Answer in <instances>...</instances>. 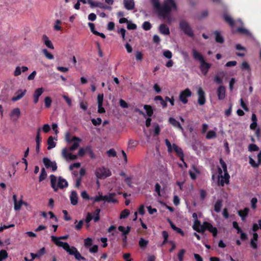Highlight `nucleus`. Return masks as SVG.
<instances>
[{"label": "nucleus", "instance_id": "1", "mask_svg": "<svg viewBox=\"0 0 261 261\" xmlns=\"http://www.w3.org/2000/svg\"><path fill=\"white\" fill-rule=\"evenodd\" d=\"M172 8L175 10L177 8L174 0H165L163 5L162 6L161 5L160 8L158 10L159 15L166 19L169 23L171 22V17L169 14L172 10Z\"/></svg>", "mask_w": 261, "mask_h": 261}, {"label": "nucleus", "instance_id": "2", "mask_svg": "<svg viewBox=\"0 0 261 261\" xmlns=\"http://www.w3.org/2000/svg\"><path fill=\"white\" fill-rule=\"evenodd\" d=\"M192 55L195 60L199 61L200 63V69L202 73L204 75H206L211 67V64L206 62L203 56L195 49H192Z\"/></svg>", "mask_w": 261, "mask_h": 261}, {"label": "nucleus", "instance_id": "3", "mask_svg": "<svg viewBox=\"0 0 261 261\" xmlns=\"http://www.w3.org/2000/svg\"><path fill=\"white\" fill-rule=\"evenodd\" d=\"M50 184L51 187L54 189L55 192H57L58 190V188L63 189L64 188H66L68 187V184L67 181L64 178H63L62 177L60 176L59 177V180L58 182V185H56L57 182V177L51 174L50 175Z\"/></svg>", "mask_w": 261, "mask_h": 261}, {"label": "nucleus", "instance_id": "4", "mask_svg": "<svg viewBox=\"0 0 261 261\" xmlns=\"http://www.w3.org/2000/svg\"><path fill=\"white\" fill-rule=\"evenodd\" d=\"M179 28L187 36L193 37L194 36L193 31L189 23L184 19L179 21Z\"/></svg>", "mask_w": 261, "mask_h": 261}, {"label": "nucleus", "instance_id": "5", "mask_svg": "<svg viewBox=\"0 0 261 261\" xmlns=\"http://www.w3.org/2000/svg\"><path fill=\"white\" fill-rule=\"evenodd\" d=\"M96 175L98 178H105L111 175V172L109 169L105 167L97 169L95 172Z\"/></svg>", "mask_w": 261, "mask_h": 261}, {"label": "nucleus", "instance_id": "6", "mask_svg": "<svg viewBox=\"0 0 261 261\" xmlns=\"http://www.w3.org/2000/svg\"><path fill=\"white\" fill-rule=\"evenodd\" d=\"M192 96V92L189 88L182 91L179 95V99L184 104H186L188 102V98Z\"/></svg>", "mask_w": 261, "mask_h": 261}, {"label": "nucleus", "instance_id": "7", "mask_svg": "<svg viewBox=\"0 0 261 261\" xmlns=\"http://www.w3.org/2000/svg\"><path fill=\"white\" fill-rule=\"evenodd\" d=\"M42 161L46 168H51L53 171H56L57 170V165L55 161L52 162L50 159L46 157H44Z\"/></svg>", "mask_w": 261, "mask_h": 261}, {"label": "nucleus", "instance_id": "8", "mask_svg": "<svg viewBox=\"0 0 261 261\" xmlns=\"http://www.w3.org/2000/svg\"><path fill=\"white\" fill-rule=\"evenodd\" d=\"M198 98V103L200 106H203L205 103V93L203 90L202 88L200 87L198 88L197 91Z\"/></svg>", "mask_w": 261, "mask_h": 261}, {"label": "nucleus", "instance_id": "9", "mask_svg": "<svg viewBox=\"0 0 261 261\" xmlns=\"http://www.w3.org/2000/svg\"><path fill=\"white\" fill-rule=\"evenodd\" d=\"M218 98L220 100L225 99L226 97V88L223 85L219 86L217 90Z\"/></svg>", "mask_w": 261, "mask_h": 261}, {"label": "nucleus", "instance_id": "10", "mask_svg": "<svg viewBox=\"0 0 261 261\" xmlns=\"http://www.w3.org/2000/svg\"><path fill=\"white\" fill-rule=\"evenodd\" d=\"M103 100V94H98L97 95L98 113L100 114L105 113V109L102 107Z\"/></svg>", "mask_w": 261, "mask_h": 261}, {"label": "nucleus", "instance_id": "11", "mask_svg": "<svg viewBox=\"0 0 261 261\" xmlns=\"http://www.w3.org/2000/svg\"><path fill=\"white\" fill-rule=\"evenodd\" d=\"M172 146L176 155L179 158L181 161L184 162V154L182 149L175 144H173Z\"/></svg>", "mask_w": 261, "mask_h": 261}, {"label": "nucleus", "instance_id": "12", "mask_svg": "<svg viewBox=\"0 0 261 261\" xmlns=\"http://www.w3.org/2000/svg\"><path fill=\"white\" fill-rule=\"evenodd\" d=\"M55 244L59 247H62L69 254L70 252L72 251L73 250H74V248H75V247L74 246H72L70 247L69 245L67 242H57V243Z\"/></svg>", "mask_w": 261, "mask_h": 261}, {"label": "nucleus", "instance_id": "13", "mask_svg": "<svg viewBox=\"0 0 261 261\" xmlns=\"http://www.w3.org/2000/svg\"><path fill=\"white\" fill-rule=\"evenodd\" d=\"M205 228H207V230L211 232L214 237L217 236L218 230L215 227H214L211 223L208 222H205Z\"/></svg>", "mask_w": 261, "mask_h": 261}, {"label": "nucleus", "instance_id": "14", "mask_svg": "<svg viewBox=\"0 0 261 261\" xmlns=\"http://www.w3.org/2000/svg\"><path fill=\"white\" fill-rule=\"evenodd\" d=\"M27 92L26 90H22L21 89L18 90L15 93V96H13L11 100L13 101H16L20 99L21 98L23 97Z\"/></svg>", "mask_w": 261, "mask_h": 261}, {"label": "nucleus", "instance_id": "15", "mask_svg": "<svg viewBox=\"0 0 261 261\" xmlns=\"http://www.w3.org/2000/svg\"><path fill=\"white\" fill-rule=\"evenodd\" d=\"M116 195L115 193H109L108 195H105L104 200L109 203H117V200L114 198Z\"/></svg>", "mask_w": 261, "mask_h": 261}, {"label": "nucleus", "instance_id": "16", "mask_svg": "<svg viewBox=\"0 0 261 261\" xmlns=\"http://www.w3.org/2000/svg\"><path fill=\"white\" fill-rule=\"evenodd\" d=\"M44 90L43 88H39L35 91L33 94L34 102L35 103H37L38 102L39 97L42 95Z\"/></svg>", "mask_w": 261, "mask_h": 261}, {"label": "nucleus", "instance_id": "17", "mask_svg": "<svg viewBox=\"0 0 261 261\" xmlns=\"http://www.w3.org/2000/svg\"><path fill=\"white\" fill-rule=\"evenodd\" d=\"M223 18L224 21L227 23L231 27H233L235 24L233 19L227 13H225L223 15Z\"/></svg>", "mask_w": 261, "mask_h": 261}, {"label": "nucleus", "instance_id": "18", "mask_svg": "<svg viewBox=\"0 0 261 261\" xmlns=\"http://www.w3.org/2000/svg\"><path fill=\"white\" fill-rule=\"evenodd\" d=\"M168 122L174 127L178 128L182 132L184 131V128L180 124V123L178 121H177L175 118L173 117H170L168 119Z\"/></svg>", "mask_w": 261, "mask_h": 261}, {"label": "nucleus", "instance_id": "19", "mask_svg": "<svg viewBox=\"0 0 261 261\" xmlns=\"http://www.w3.org/2000/svg\"><path fill=\"white\" fill-rule=\"evenodd\" d=\"M70 255H74L75 258L79 261H81V260H85L86 258L82 256L79 251L77 250V249L75 247L74 248V250H73L72 251L70 252Z\"/></svg>", "mask_w": 261, "mask_h": 261}, {"label": "nucleus", "instance_id": "20", "mask_svg": "<svg viewBox=\"0 0 261 261\" xmlns=\"http://www.w3.org/2000/svg\"><path fill=\"white\" fill-rule=\"evenodd\" d=\"M71 141H76L74 142V143L69 148V150L74 151L79 146V143L82 141V140L79 137L74 136L71 139Z\"/></svg>", "mask_w": 261, "mask_h": 261}, {"label": "nucleus", "instance_id": "21", "mask_svg": "<svg viewBox=\"0 0 261 261\" xmlns=\"http://www.w3.org/2000/svg\"><path fill=\"white\" fill-rule=\"evenodd\" d=\"M124 7L128 10H133L135 8L134 0H123Z\"/></svg>", "mask_w": 261, "mask_h": 261}, {"label": "nucleus", "instance_id": "22", "mask_svg": "<svg viewBox=\"0 0 261 261\" xmlns=\"http://www.w3.org/2000/svg\"><path fill=\"white\" fill-rule=\"evenodd\" d=\"M70 200L71 201V203L73 205H75L77 204L78 202V197L77 194L75 191H72L71 193L70 196Z\"/></svg>", "mask_w": 261, "mask_h": 261}, {"label": "nucleus", "instance_id": "23", "mask_svg": "<svg viewBox=\"0 0 261 261\" xmlns=\"http://www.w3.org/2000/svg\"><path fill=\"white\" fill-rule=\"evenodd\" d=\"M159 29L160 32L163 35H168L170 34L169 29L165 24H161L160 25Z\"/></svg>", "mask_w": 261, "mask_h": 261}, {"label": "nucleus", "instance_id": "24", "mask_svg": "<svg viewBox=\"0 0 261 261\" xmlns=\"http://www.w3.org/2000/svg\"><path fill=\"white\" fill-rule=\"evenodd\" d=\"M224 72L223 71L219 72L217 74L214 79V82L217 84H222L223 79L222 77H220V75L224 76Z\"/></svg>", "mask_w": 261, "mask_h": 261}, {"label": "nucleus", "instance_id": "25", "mask_svg": "<svg viewBox=\"0 0 261 261\" xmlns=\"http://www.w3.org/2000/svg\"><path fill=\"white\" fill-rule=\"evenodd\" d=\"M249 211V208L245 207L243 210H240L238 212V215L241 217L243 221L245 220V218L248 215Z\"/></svg>", "mask_w": 261, "mask_h": 261}, {"label": "nucleus", "instance_id": "26", "mask_svg": "<svg viewBox=\"0 0 261 261\" xmlns=\"http://www.w3.org/2000/svg\"><path fill=\"white\" fill-rule=\"evenodd\" d=\"M42 39L45 45L50 49H54V45L50 40H49L48 37L46 35H43Z\"/></svg>", "mask_w": 261, "mask_h": 261}, {"label": "nucleus", "instance_id": "27", "mask_svg": "<svg viewBox=\"0 0 261 261\" xmlns=\"http://www.w3.org/2000/svg\"><path fill=\"white\" fill-rule=\"evenodd\" d=\"M20 109L18 108H16L12 110L10 114V116L12 118H13V117L16 116V118L15 120H17L20 117Z\"/></svg>", "mask_w": 261, "mask_h": 261}, {"label": "nucleus", "instance_id": "28", "mask_svg": "<svg viewBox=\"0 0 261 261\" xmlns=\"http://www.w3.org/2000/svg\"><path fill=\"white\" fill-rule=\"evenodd\" d=\"M69 238L68 235H65L61 237H56L54 236H51L50 237L51 241L55 243L56 244L57 242H61L60 240H67Z\"/></svg>", "mask_w": 261, "mask_h": 261}, {"label": "nucleus", "instance_id": "29", "mask_svg": "<svg viewBox=\"0 0 261 261\" xmlns=\"http://www.w3.org/2000/svg\"><path fill=\"white\" fill-rule=\"evenodd\" d=\"M214 35H215V40L217 43H223L224 40L223 37L220 35L219 32L218 31H216L214 32Z\"/></svg>", "mask_w": 261, "mask_h": 261}, {"label": "nucleus", "instance_id": "30", "mask_svg": "<svg viewBox=\"0 0 261 261\" xmlns=\"http://www.w3.org/2000/svg\"><path fill=\"white\" fill-rule=\"evenodd\" d=\"M47 149L50 150L52 148L56 147V143L54 141V138L52 136H50L48 137L47 139Z\"/></svg>", "mask_w": 261, "mask_h": 261}, {"label": "nucleus", "instance_id": "31", "mask_svg": "<svg viewBox=\"0 0 261 261\" xmlns=\"http://www.w3.org/2000/svg\"><path fill=\"white\" fill-rule=\"evenodd\" d=\"M87 2L90 4L91 8L99 7L100 8H104L103 4L100 2H93L92 0H87Z\"/></svg>", "mask_w": 261, "mask_h": 261}, {"label": "nucleus", "instance_id": "32", "mask_svg": "<svg viewBox=\"0 0 261 261\" xmlns=\"http://www.w3.org/2000/svg\"><path fill=\"white\" fill-rule=\"evenodd\" d=\"M237 32L239 34L247 36H250L251 35L250 32L247 29L244 28L239 27L237 30Z\"/></svg>", "mask_w": 261, "mask_h": 261}, {"label": "nucleus", "instance_id": "33", "mask_svg": "<svg viewBox=\"0 0 261 261\" xmlns=\"http://www.w3.org/2000/svg\"><path fill=\"white\" fill-rule=\"evenodd\" d=\"M144 109L145 110L146 114L149 117L152 116L153 110L151 106L145 105L144 106Z\"/></svg>", "mask_w": 261, "mask_h": 261}, {"label": "nucleus", "instance_id": "34", "mask_svg": "<svg viewBox=\"0 0 261 261\" xmlns=\"http://www.w3.org/2000/svg\"><path fill=\"white\" fill-rule=\"evenodd\" d=\"M154 100L160 101V103L162 106L163 108L167 107V102L163 99V97L161 96L158 95L154 97Z\"/></svg>", "mask_w": 261, "mask_h": 261}, {"label": "nucleus", "instance_id": "35", "mask_svg": "<svg viewBox=\"0 0 261 261\" xmlns=\"http://www.w3.org/2000/svg\"><path fill=\"white\" fill-rule=\"evenodd\" d=\"M222 207V201L218 200L214 205V210L216 212L219 213L220 212Z\"/></svg>", "mask_w": 261, "mask_h": 261}, {"label": "nucleus", "instance_id": "36", "mask_svg": "<svg viewBox=\"0 0 261 261\" xmlns=\"http://www.w3.org/2000/svg\"><path fill=\"white\" fill-rule=\"evenodd\" d=\"M148 244V241L147 240H145L143 238H141L139 241V245L141 248H145L147 244Z\"/></svg>", "mask_w": 261, "mask_h": 261}, {"label": "nucleus", "instance_id": "37", "mask_svg": "<svg viewBox=\"0 0 261 261\" xmlns=\"http://www.w3.org/2000/svg\"><path fill=\"white\" fill-rule=\"evenodd\" d=\"M47 176V173L44 168H42L41 170V173L39 177V180L40 182L44 180Z\"/></svg>", "mask_w": 261, "mask_h": 261}, {"label": "nucleus", "instance_id": "38", "mask_svg": "<svg viewBox=\"0 0 261 261\" xmlns=\"http://www.w3.org/2000/svg\"><path fill=\"white\" fill-rule=\"evenodd\" d=\"M150 3H151L153 8L156 11H158L159 8H160V6H161V4L160 3V0H150Z\"/></svg>", "mask_w": 261, "mask_h": 261}, {"label": "nucleus", "instance_id": "39", "mask_svg": "<svg viewBox=\"0 0 261 261\" xmlns=\"http://www.w3.org/2000/svg\"><path fill=\"white\" fill-rule=\"evenodd\" d=\"M87 152L89 153V156L91 159H94L96 158V156L93 152L91 146H87Z\"/></svg>", "mask_w": 261, "mask_h": 261}, {"label": "nucleus", "instance_id": "40", "mask_svg": "<svg viewBox=\"0 0 261 261\" xmlns=\"http://www.w3.org/2000/svg\"><path fill=\"white\" fill-rule=\"evenodd\" d=\"M129 214V211L128 209L123 210L120 215V219H122L126 218Z\"/></svg>", "mask_w": 261, "mask_h": 261}, {"label": "nucleus", "instance_id": "41", "mask_svg": "<svg viewBox=\"0 0 261 261\" xmlns=\"http://www.w3.org/2000/svg\"><path fill=\"white\" fill-rule=\"evenodd\" d=\"M93 240L90 238H87L84 240V246L86 248H88L92 245Z\"/></svg>", "mask_w": 261, "mask_h": 261}, {"label": "nucleus", "instance_id": "42", "mask_svg": "<svg viewBox=\"0 0 261 261\" xmlns=\"http://www.w3.org/2000/svg\"><path fill=\"white\" fill-rule=\"evenodd\" d=\"M216 137V133L214 130H209L206 135V138L207 139H211Z\"/></svg>", "mask_w": 261, "mask_h": 261}, {"label": "nucleus", "instance_id": "43", "mask_svg": "<svg viewBox=\"0 0 261 261\" xmlns=\"http://www.w3.org/2000/svg\"><path fill=\"white\" fill-rule=\"evenodd\" d=\"M249 151H256L259 150V147L255 144H250L248 146Z\"/></svg>", "mask_w": 261, "mask_h": 261}, {"label": "nucleus", "instance_id": "44", "mask_svg": "<svg viewBox=\"0 0 261 261\" xmlns=\"http://www.w3.org/2000/svg\"><path fill=\"white\" fill-rule=\"evenodd\" d=\"M8 256V253L5 250H2L0 251V261L6 259Z\"/></svg>", "mask_w": 261, "mask_h": 261}, {"label": "nucleus", "instance_id": "45", "mask_svg": "<svg viewBox=\"0 0 261 261\" xmlns=\"http://www.w3.org/2000/svg\"><path fill=\"white\" fill-rule=\"evenodd\" d=\"M185 252H186V251L184 249H182L179 251V252H178V253L177 254V257L178 259V261H183L184 256L185 255Z\"/></svg>", "mask_w": 261, "mask_h": 261}, {"label": "nucleus", "instance_id": "46", "mask_svg": "<svg viewBox=\"0 0 261 261\" xmlns=\"http://www.w3.org/2000/svg\"><path fill=\"white\" fill-rule=\"evenodd\" d=\"M165 144L167 147L168 152H169V153L172 152L173 151V146L171 145L170 142L167 139H165Z\"/></svg>", "mask_w": 261, "mask_h": 261}, {"label": "nucleus", "instance_id": "47", "mask_svg": "<svg viewBox=\"0 0 261 261\" xmlns=\"http://www.w3.org/2000/svg\"><path fill=\"white\" fill-rule=\"evenodd\" d=\"M41 129L40 128H38L37 129V133L36 137V144H40L41 142V138L40 137V132Z\"/></svg>", "mask_w": 261, "mask_h": 261}, {"label": "nucleus", "instance_id": "48", "mask_svg": "<svg viewBox=\"0 0 261 261\" xmlns=\"http://www.w3.org/2000/svg\"><path fill=\"white\" fill-rule=\"evenodd\" d=\"M52 100L49 96H47L44 99L45 106L46 108H49L51 106Z\"/></svg>", "mask_w": 261, "mask_h": 261}, {"label": "nucleus", "instance_id": "49", "mask_svg": "<svg viewBox=\"0 0 261 261\" xmlns=\"http://www.w3.org/2000/svg\"><path fill=\"white\" fill-rule=\"evenodd\" d=\"M91 122L94 126L99 125L101 123L102 120L100 118L98 117L97 119L92 118Z\"/></svg>", "mask_w": 261, "mask_h": 261}, {"label": "nucleus", "instance_id": "50", "mask_svg": "<svg viewBox=\"0 0 261 261\" xmlns=\"http://www.w3.org/2000/svg\"><path fill=\"white\" fill-rule=\"evenodd\" d=\"M107 154L109 157H115L117 155L116 151L113 149H110L107 151Z\"/></svg>", "mask_w": 261, "mask_h": 261}, {"label": "nucleus", "instance_id": "51", "mask_svg": "<svg viewBox=\"0 0 261 261\" xmlns=\"http://www.w3.org/2000/svg\"><path fill=\"white\" fill-rule=\"evenodd\" d=\"M42 52L47 59L50 60L54 59V56L51 53H49L46 49H43Z\"/></svg>", "mask_w": 261, "mask_h": 261}, {"label": "nucleus", "instance_id": "52", "mask_svg": "<svg viewBox=\"0 0 261 261\" xmlns=\"http://www.w3.org/2000/svg\"><path fill=\"white\" fill-rule=\"evenodd\" d=\"M142 27L145 31L150 30L151 28V24L149 21H145L143 23Z\"/></svg>", "mask_w": 261, "mask_h": 261}, {"label": "nucleus", "instance_id": "53", "mask_svg": "<svg viewBox=\"0 0 261 261\" xmlns=\"http://www.w3.org/2000/svg\"><path fill=\"white\" fill-rule=\"evenodd\" d=\"M241 68L242 70H247L250 71V67L249 64L247 62H243L241 65Z\"/></svg>", "mask_w": 261, "mask_h": 261}, {"label": "nucleus", "instance_id": "54", "mask_svg": "<svg viewBox=\"0 0 261 261\" xmlns=\"http://www.w3.org/2000/svg\"><path fill=\"white\" fill-rule=\"evenodd\" d=\"M23 203V200L21 199L19 202H16L14 203V210L15 211H19L20 210L21 207Z\"/></svg>", "mask_w": 261, "mask_h": 261}, {"label": "nucleus", "instance_id": "55", "mask_svg": "<svg viewBox=\"0 0 261 261\" xmlns=\"http://www.w3.org/2000/svg\"><path fill=\"white\" fill-rule=\"evenodd\" d=\"M87 152V146L85 148H81L78 151V155L83 156Z\"/></svg>", "mask_w": 261, "mask_h": 261}, {"label": "nucleus", "instance_id": "56", "mask_svg": "<svg viewBox=\"0 0 261 261\" xmlns=\"http://www.w3.org/2000/svg\"><path fill=\"white\" fill-rule=\"evenodd\" d=\"M80 107L82 110L86 111L88 109V104L86 101H82L80 102Z\"/></svg>", "mask_w": 261, "mask_h": 261}, {"label": "nucleus", "instance_id": "57", "mask_svg": "<svg viewBox=\"0 0 261 261\" xmlns=\"http://www.w3.org/2000/svg\"><path fill=\"white\" fill-rule=\"evenodd\" d=\"M249 164L251 165L252 167L253 168H257L258 167L259 163H256L255 161L251 158L249 157Z\"/></svg>", "mask_w": 261, "mask_h": 261}, {"label": "nucleus", "instance_id": "58", "mask_svg": "<svg viewBox=\"0 0 261 261\" xmlns=\"http://www.w3.org/2000/svg\"><path fill=\"white\" fill-rule=\"evenodd\" d=\"M163 55L168 59H170L172 57V54L171 51L166 50L163 52Z\"/></svg>", "mask_w": 261, "mask_h": 261}, {"label": "nucleus", "instance_id": "59", "mask_svg": "<svg viewBox=\"0 0 261 261\" xmlns=\"http://www.w3.org/2000/svg\"><path fill=\"white\" fill-rule=\"evenodd\" d=\"M201 226L200 222L198 219H196L194 221L193 228L194 230L198 229Z\"/></svg>", "mask_w": 261, "mask_h": 261}, {"label": "nucleus", "instance_id": "60", "mask_svg": "<svg viewBox=\"0 0 261 261\" xmlns=\"http://www.w3.org/2000/svg\"><path fill=\"white\" fill-rule=\"evenodd\" d=\"M220 164L221 165V167L223 169V172H227V165L225 162L222 160V159H220Z\"/></svg>", "mask_w": 261, "mask_h": 261}, {"label": "nucleus", "instance_id": "61", "mask_svg": "<svg viewBox=\"0 0 261 261\" xmlns=\"http://www.w3.org/2000/svg\"><path fill=\"white\" fill-rule=\"evenodd\" d=\"M62 97L64 98V99L66 101L68 106L71 107L72 105V100L71 98L65 95H63Z\"/></svg>", "mask_w": 261, "mask_h": 261}, {"label": "nucleus", "instance_id": "62", "mask_svg": "<svg viewBox=\"0 0 261 261\" xmlns=\"http://www.w3.org/2000/svg\"><path fill=\"white\" fill-rule=\"evenodd\" d=\"M136 59L137 61H142L143 59V54L141 52L137 51L136 53Z\"/></svg>", "mask_w": 261, "mask_h": 261}, {"label": "nucleus", "instance_id": "63", "mask_svg": "<svg viewBox=\"0 0 261 261\" xmlns=\"http://www.w3.org/2000/svg\"><path fill=\"white\" fill-rule=\"evenodd\" d=\"M257 202V199L255 197L252 198L251 200V207L253 209H255L256 207V203Z\"/></svg>", "mask_w": 261, "mask_h": 261}, {"label": "nucleus", "instance_id": "64", "mask_svg": "<svg viewBox=\"0 0 261 261\" xmlns=\"http://www.w3.org/2000/svg\"><path fill=\"white\" fill-rule=\"evenodd\" d=\"M68 149L66 148H64L62 149V156L66 159L67 160L68 158Z\"/></svg>", "mask_w": 261, "mask_h": 261}]
</instances>
